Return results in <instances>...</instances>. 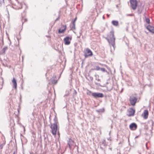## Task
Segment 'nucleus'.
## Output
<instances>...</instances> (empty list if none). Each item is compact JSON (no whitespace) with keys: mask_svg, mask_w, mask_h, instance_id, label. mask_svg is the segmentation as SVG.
I'll list each match as a JSON object with an SVG mask.
<instances>
[{"mask_svg":"<svg viewBox=\"0 0 154 154\" xmlns=\"http://www.w3.org/2000/svg\"><path fill=\"white\" fill-rule=\"evenodd\" d=\"M107 40L110 46V50L111 51L115 50V38L114 36V31H111L108 34L107 36L105 38Z\"/></svg>","mask_w":154,"mask_h":154,"instance_id":"nucleus-1","label":"nucleus"},{"mask_svg":"<svg viewBox=\"0 0 154 154\" xmlns=\"http://www.w3.org/2000/svg\"><path fill=\"white\" fill-rule=\"evenodd\" d=\"M54 120L55 121V122L53 124H51L50 128L51 129V132L52 134L54 135H56L57 129V122L56 118L54 119Z\"/></svg>","mask_w":154,"mask_h":154,"instance_id":"nucleus-2","label":"nucleus"},{"mask_svg":"<svg viewBox=\"0 0 154 154\" xmlns=\"http://www.w3.org/2000/svg\"><path fill=\"white\" fill-rule=\"evenodd\" d=\"M84 56L85 57H87L89 56H91L92 55V53L91 50L88 48L86 49L84 51Z\"/></svg>","mask_w":154,"mask_h":154,"instance_id":"nucleus-3","label":"nucleus"},{"mask_svg":"<svg viewBox=\"0 0 154 154\" xmlns=\"http://www.w3.org/2000/svg\"><path fill=\"white\" fill-rule=\"evenodd\" d=\"M137 99V98L134 97H130L129 99V100L131 104L134 106L135 105L136 103Z\"/></svg>","mask_w":154,"mask_h":154,"instance_id":"nucleus-4","label":"nucleus"},{"mask_svg":"<svg viewBox=\"0 0 154 154\" xmlns=\"http://www.w3.org/2000/svg\"><path fill=\"white\" fill-rule=\"evenodd\" d=\"M131 6L133 10H135L137 6V2L136 0H130Z\"/></svg>","mask_w":154,"mask_h":154,"instance_id":"nucleus-5","label":"nucleus"},{"mask_svg":"<svg viewBox=\"0 0 154 154\" xmlns=\"http://www.w3.org/2000/svg\"><path fill=\"white\" fill-rule=\"evenodd\" d=\"M135 112V110L131 108L128 110V114H127V116L129 117L133 116L134 115Z\"/></svg>","mask_w":154,"mask_h":154,"instance_id":"nucleus-6","label":"nucleus"},{"mask_svg":"<svg viewBox=\"0 0 154 154\" xmlns=\"http://www.w3.org/2000/svg\"><path fill=\"white\" fill-rule=\"evenodd\" d=\"M71 40V38L69 36H67L64 39V44L66 45H69L70 44V40Z\"/></svg>","mask_w":154,"mask_h":154,"instance_id":"nucleus-7","label":"nucleus"},{"mask_svg":"<svg viewBox=\"0 0 154 154\" xmlns=\"http://www.w3.org/2000/svg\"><path fill=\"white\" fill-rule=\"evenodd\" d=\"M129 128L131 130H134L137 129V126L136 123H133L130 125Z\"/></svg>","mask_w":154,"mask_h":154,"instance_id":"nucleus-8","label":"nucleus"},{"mask_svg":"<svg viewBox=\"0 0 154 154\" xmlns=\"http://www.w3.org/2000/svg\"><path fill=\"white\" fill-rule=\"evenodd\" d=\"M147 29L151 32L154 33V27L150 25L146 27Z\"/></svg>","mask_w":154,"mask_h":154,"instance_id":"nucleus-9","label":"nucleus"},{"mask_svg":"<svg viewBox=\"0 0 154 154\" xmlns=\"http://www.w3.org/2000/svg\"><path fill=\"white\" fill-rule=\"evenodd\" d=\"M143 118L145 119H147L148 117L149 112L147 110H145L144 111Z\"/></svg>","mask_w":154,"mask_h":154,"instance_id":"nucleus-10","label":"nucleus"},{"mask_svg":"<svg viewBox=\"0 0 154 154\" xmlns=\"http://www.w3.org/2000/svg\"><path fill=\"white\" fill-rule=\"evenodd\" d=\"M12 82L13 84L14 87L15 89H16L17 87V83L16 81L14 78H13L12 80Z\"/></svg>","mask_w":154,"mask_h":154,"instance_id":"nucleus-11","label":"nucleus"},{"mask_svg":"<svg viewBox=\"0 0 154 154\" xmlns=\"http://www.w3.org/2000/svg\"><path fill=\"white\" fill-rule=\"evenodd\" d=\"M100 145L101 148H103V147L105 146L106 145V143L105 140H103L102 141L100 142Z\"/></svg>","mask_w":154,"mask_h":154,"instance_id":"nucleus-12","label":"nucleus"},{"mask_svg":"<svg viewBox=\"0 0 154 154\" xmlns=\"http://www.w3.org/2000/svg\"><path fill=\"white\" fill-rule=\"evenodd\" d=\"M112 23L113 25L117 26L119 25V22L117 21L112 20Z\"/></svg>","mask_w":154,"mask_h":154,"instance_id":"nucleus-13","label":"nucleus"},{"mask_svg":"<svg viewBox=\"0 0 154 154\" xmlns=\"http://www.w3.org/2000/svg\"><path fill=\"white\" fill-rule=\"evenodd\" d=\"M64 29L61 30L60 29H59L58 30V32L59 33H63L64 31L66 30V26H65Z\"/></svg>","mask_w":154,"mask_h":154,"instance_id":"nucleus-14","label":"nucleus"},{"mask_svg":"<svg viewBox=\"0 0 154 154\" xmlns=\"http://www.w3.org/2000/svg\"><path fill=\"white\" fill-rule=\"evenodd\" d=\"M17 5H19V6L17 7H13V8L16 9H21L22 8V6L20 3H17Z\"/></svg>","mask_w":154,"mask_h":154,"instance_id":"nucleus-15","label":"nucleus"},{"mask_svg":"<svg viewBox=\"0 0 154 154\" xmlns=\"http://www.w3.org/2000/svg\"><path fill=\"white\" fill-rule=\"evenodd\" d=\"M104 96L103 94L102 93H97V97H103Z\"/></svg>","mask_w":154,"mask_h":154,"instance_id":"nucleus-16","label":"nucleus"},{"mask_svg":"<svg viewBox=\"0 0 154 154\" xmlns=\"http://www.w3.org/2000/svg\"><path fill=\"white\" fill-rule=\"evenodd\" d=\"M72 26H71V29L75 30L76 29L75 27V23L72 22Z\"/></svg>","mask_w":154,"mask_h":154,"instance_id":"nucleus-17","label":"nucleus"},{"mask_svg":"<svg viewBox=\"0 0 154 154\" xmlns=\"http://www.w3.org/2000/svg\"><path fill=\"white\" fill-rule=\"evenodd\" d=\"M96 6L95 5L92 9L91 10V13H93L94 12V11L96 10Z\"/></svg>","mask_w":154,"mask_h":154,"instance_id":"nucleus-18","label":"nucleus"},{"mask_svg":"<svg viewBox=\"0 0 154 154\" xmlns=\"http://www.w3.org/2000/svg\"><path fill=\"white\" fill-rule=\"evenodd\" d=\"M104 108L101 109L97 110V112L99 113H102L104 112Z\"/></svg>","mask_w":154,"mask_h":154,"instance_id":"nucleus-19","label":"nucleus"},{"mask_svg":"<svg viewBox=\"0 0 154 154\" xmlns=\"http://www.w3.org/2000/svg\"><path fill=\"white\" fill-rule=\"evenodd\" d=\"M145 20L146 23L148 24H149L150 23V20L149 18H146Z\"/></svg>","mask_w":154,"mask_h":154,"instance_id":"nucleus-20","label":"nucleus"},{"mask_svg":"<svg viewBox=\"0 0 154 154\" xmlns=\"http://www.w3.org/2000/svg\"><path fill=\"white\" fill-rule=\"evenodd\" d=\"M8 47L7 46L4 47L3 49V51L4 53H5V51L8 49Z\"/></svg>","mask_w":154,"mask_h":154,"instance_id":"nucleus-21","label":"nucleus"},{"mask_svg":"<svg viewBox=\"0 0 154 154\" xmlns=\"http://www.w3.org/2000/svg\"><path fill=\"white\" fill-rule=\"evenodd\" d=\"M52 83L54 84H56L57 83V81L55 80H53L52 81Z\"/></svg>","mask_w":154,"mask_h":154,"instance_id":"nucleus-22","label":"nucleus"},{"mask_svg":"<svg viewBox=\"0 0 154 154\" xmlns=\"http://www.w3.org/2000/svg\"><path fill=\"white\" fill-rule=\"evenodd\" d=\"M100 70L102 71L103 72H107V71L104 68H101Z\"/></svg>","mask_w":154,"mask_h":154,"instance_id":"nucleus-23","label":"nucleus"},{"mask_svg":"<svg viewBox=\"0 0 154 154\" xmlns=\"http://www.w3.org/2000/svg\"><path fill=\"white\" fill-rule=\"evenodd\" d=\"M92 95L94 97H96V93H93L92 94Z\"/></svg>","mask_w":154,"mask_h":154,"instance_id":"nucleus-24","label":"nucleus"},{"mask_svg":"<svg viewBox=\"0 0 154 154\" xmlns=\"http://www.w3.org/2000/svg\"><path fill=\"white\" fill-rule=\"evenodd\" d=\"M77 19V17H76L75 18V19L74 20H72V22L75 23V22L76 21V20Z\"/></svg>","mask_w":154,"mask_h":154,"instance_id":"nucleus-25","label":"nucleus"},{"mask_svg":"<svg viewBox=\"0 0 154 154\" xmlns=\"http://www.w3.org/2000/svg\"><path fill=\"white\" fill-rule=\"evenodd\" d=\"M23 21L22 23L23 24V22H25L27 21V20L26 19H23L22 20Z\"/></svg>","mask_w":154,"mask_h":154,"instance_id":"nucleus-26","label":"nucleus"},{"mask_svg":"<svg viewBox=\"0 0 154 154\" xmlns=\"http://www.w3.org/2000/svg\"><path fill=\"white\" fill-rule=\"evenodd\" d=\"M97 87L98 86H100L102 87H104V86H102V85H100L99 83H98V84L97 83Z\"/></svg>","mask_w":154,"mask_h":154,"instance_id":"nucleus-27","label":"nucleus"},{"mask_svg":"<svg viewBox=\"0 0 154 154\" xmlns=\"http://www.w3.org/2000/svg\"><path fill=\"white\" fill-rule=\"evenodd\" d=\"M101 68H100V67H99V66H97V70H100V69H101Z\"/></svg>","mask_w":154,"mask_h":154,"instance_id":"nucleus-28","label":"nucleus"},{"mask_svg":"<svg viewBox=\"0 0 154 154\" xmlns=\"http://www.w3.org/2000/svg\"><path fill=\"white\" fill-rule=\"evenodd\" d=\"M3 147V145L2 144H1L0 145V149H2Z\"/></svg>","mask_w":154,"mask_h":154,"instance_id":"nucleus-29","label":"nucleus"},{"mask_svg":"<svg viewBox=\"0 0 154 154\" xmlns=\"http://www.w3.org/2000/svg\"><path fill=\"white\" fill-rule=\"evenodd\" d=\"M107 16L108 17H109V15L108 14H107Z\"/></svg>","mask_w":154,"mask_h":154,"instance_id":"nucleus-30","label":"nucleus"},{"mask_svg":"<svg viewBox=\"0 0 154 154\" xmlns=\"http://www.w3.org/2000/svg\"><path fill=\"white\" fill-rule=\"evenodd\" d=\"M103 19H105V17H104V16H103Z\"/></svg>","mask_w":154,"mask_h":154,"instance_id":"nucleus-31","label":"nucleus"},{"mask_svg":"<svg viewBox=\"0 0 154 154\" xmlns=\"http://www.w3.org/2000/svg\"><path fill=\"white\" fill-rule=\"evenodd\" d=\"M69 148H70V144H69Z\"/></svg>","mask_w":154,"mask_h":154,"instance_id":"nucleus-32","label":"nucleus"},{"mask_svg":"<svg viewBox=\"0 0 154 154\" xmlns=\"http://www.w3.org/2000/svg\"><path fill=\"white\" fill-rule=\"evenodd\" d=\"M138 137V136H136V137H135V138H137Z\"/></svg>","mask_w":154,"mask_h":154,"instance_id":"nucleus-33","label":"nucleus"},{"mask_svg":"<svg viewBox=\"0 0 154 154\" xmlns=\"http://www.w3.org/2000/svg\"><path fill=\"white\" fill-rule=\"evenodd\" d=\"M13 154H15V152H13Z\"/></svg>","mask_w":154,"mask_h":154,"instance_id":"nucleus-34","label":"nucleus"},{"mask_svg":"<svg viewBox=\"0 0 154 154\" xmlns=\"http://www.w3.org/2000/svg\"><path fill=\"white\" fill-rule=\"evenodd\" d=\"M100 80V79H98V81H99Z\"/></svg>","mask_w":154,"mask_h":154,"instance_id":"nucleus-35","label":"nucleus"},{"mask_svg":"<svg viewBox=\"0 0 154 154\" xmlns=\"http://www.w3.org/2000/svg\"><path fill=\"white\" fill-rule=\"evenodd\" d=\"M58 20V19H56V20Z\"/></svg>","mask_w":154,"mask_h":154,"instance_id":"nucleus-36","label":"nucleus"},{"mask_svg":"<svg viewBox=\"0 0 154 154\" xmlns=\"http://www.w3.org/2000/svg\"><path fill=\"white\" fill-rule=\"evenodd\" d=\"M24 130L25 131V128H24Z\"/></svg>","mask_w":154,"mask_h":154,"instance_id":"nucleus-37","label":"nucleus"},{"mask_svg":"<svg viewBox=\"0 0 154 154\" xmlns=\"http://www.w3.org/2000/svg\"><path fill=\"white\" fill-rule=\"evenodd\" d=\"M3 1H4V0H3Z\"/></svg>","mask_w":154,"mask_h":154,"instance_id":"nucleus-38","label":"nucleus"}]
</instances>
